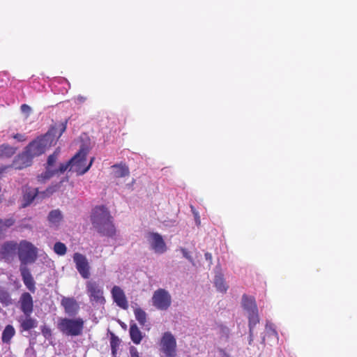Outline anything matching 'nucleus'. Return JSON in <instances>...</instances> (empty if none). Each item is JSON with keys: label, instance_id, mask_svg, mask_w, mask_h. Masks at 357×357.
I'll return each mask as SVG.
<instances>
[{"label": "nucleus", "instance_id": "27", "mask_svg": "<svg viewBox=\"0 0 357 357\" xmlns=\"http://www.w3.org/2000/svg\"><path fill=\"white\" fill-rule=\"evenodd\" d=\"M54 175L55 172L53 171V168L45 167V171L37 176V181L38 183H45Z\"/></svg>", "mask_w": 357, "mask_h": 357}, {"label": "nucleus", "instance_id": "3", "mask_svg": "<svg viewBox=\"0 0 357 357\" xmlns=\"http://www.w3.org/2000/svg\"><path fill=\"white\" fill-rule=\"evenodd\" d=\"M87 150L86 149H80V150L67 162L61 163L58 168H53L55 175L64 173L69 167H75V171L78 174H85L91 166L94 158L91 159L89 164L86 167H84L86 161Z\"/></svg>", "mask_w": 357, "mask_h": 357}, {"label": "nucleus", "instance_id": "4", "mask_svg": "<svg viewBox=\"0 0 357 357\" xmlns=\"http://www.w3.org/2000/svg\"><path fill=\"white\" fill-rule=\"evenodd\" d=\"M59 331L67 336H79L83 333L84 321L81 317L61 318L57 323Z\"/></svg>", "mask_w": 357, "mask_h": 357}, {"label": "nucleus", "instance_id": "1", "mask_svg": "<svg viewBox=\"0 0 357 357\" xmlns=\"http://www.w3.org/2000/svg\"><path fill=\"white\" fill-rule=\"evenodd\" d=\"M67 121L53 126L44 135L37 137L30 142L26 149L34 158L44 153L45 151L56 144L57 140L66 130Z\"/></svg>", "mask_w": 357, "mask_h": 357}, {"label": "nucleus", "instance_id": "17", "mask_svg": "<svg viewBox=\"0 0 357 357\" xmlns=\"http://www.w3.org/2000/svg\"><path fill=\"white\" fill-rule=\"evenodd\" d=\"M31 314H24V317L19 318L18 321L20 323V331H29L33 329L38 326V321L31 317Z\"/></svg>", "mask_w": 357, "mask_h": 357}, {"label": "nucleus", "instance_id": "33", "mask_svg": "<svg viewBox=\"0 0 357 357\" xmlns=\"http://www.w3.org/2000/svg\"><path fill=\"white\" fill-rule=\"evenodd\" d=\"M54 251L58 255L63 256L66 253L67 248L64 243L61 242H56L54 245Z\"/></svg>", "mask_w": 357, "mask_h": 357}, {"label": "nucleus", "instance_id": "31", "mask_svg": "<svg viewBox=\"0 0 357 357\" xmlns=\"http://www.w3.org/2000/svg\"><path fill=\"white\" fill-rule=\"evenodd\" d=\"M15 222L13 218L3 220L0 218V235L6 231L8 228L12 227Z\"/></svg>", "mask_w": 357, "mask_h": 357}, {"label": "nucleus", "instance_id": "35", "mask_svg": "<svg viewBox=\"0 0 357 357\" xmlns=\"http://www.w3.org/2000/svg\"><path fill=\"white\" fill-rule=\"evenodd\" d=\"M41 333L47 339L50 338L52 336V331L46 325H44L41 327Z\"/></svg>", "mask_w": 357, "mask_h": 357}, {"label": "nucleus", "instance_id": "25", "mask_svg": "<svg viewBox=\"0 0 357 357\" xmlns=\"http://www.w3.org/2000/svg\"><path fill=\"white\" fill-rule=\"evenodd\" d=\"M249 329L250 334L252 333L254 327L259 322L258 310L248 312Z\"/></svg>", "mask_w": 357, "mask_h": 357}, {"label": "nucleus", "instance_id": "12", "mask_svg": "<svg viewBox=\"0 0 357 357\" xmlns=\"http://www.w3.org/2000/svg\"><path fill=\"white\" fill-rule=\"evenodd\" d=\"M19 244L13 241L5 242L1 247L0 255L2 259L9 261L13 258L18 250Z\"/></svg>", "mask_w": 357, "mask_h": 357}, {"label": "nucleus", "instance_id": "18", "mask_svg": "<svg viewBox=\"0 0 357 357\" xmlns=\"http://www.w3.org/2000/svg\"><path fill=\"white\" fill-rule=\"evenodd\" d=\"M20 273L22 281L26 287L32 293L36 291L35 280L26 267H20Z\"/></svg>", "mask_w": 357, "mask_h": 357}, {"label": "nucleus", "instance_id": "15", "mask_svg": "<svg viewBox=\"0 0 357 357\" xmlns=\"http://www.w3.org/2000/svg\"><path fill=\"white\" fill-rule=\"evenodd\" d=\"M34 157L27 152L25 149L24 151L19 154L14 161V165L16 169H22L30 166L32 163V160Z\"/></svg>", "mask_w": 357, "mask_h": 357}, {"label": "nucleus", "instance_id": "14", "mask_svg": "<svg viewBox=\"0 0 357 357\" xmlns=\"http://www.w3.org/2000/svg\"><path fill=\"white\" fill-rule=\"evenodd\" d=\"M37 196L40 197V192H39L37 188H33L28 185L24 186L23 188L22 206L25 208L29 206Z\"/></svg>", "mask_w": 357, "mask_h": 357}, {"label": "nucleus", "instance_id": "5", "mask_svg": "<svg viewBox=\"0 0 357 357\" xmlns=\"http://www.w3.org/2000/svg\"><path fill=\"white\" fill-rule=\"evenodd\" d=\"M17 255L22 264L34 263L38 257V248L31 242L22 240L18 245Z\"/></svg>", "mask_w": 357, "mask_h": 357}, {"label": "nucleus", "instance_id": "24", "mask_svg": "<svg viewBox=\"0 0 357 357\" xmlns=\"http://www.w3.org/2000/svg\"><path fill=\"white\" fill-rule=\"evenodd\" d=\"M112 167L114 169V176L116 178L125 177L129 175V169L125 165H114Z\"/></svg>", "mask_w": 357, "mask_h": 357}, {"label": "nucleus", "instance_id": "23", "mask_svg": "<svg viewBox=\"0 0 357 357\" xmlns=\"http://www.w3.org/2000/svg\"><path fill=\"white\" fill-rule=\"evenodd\" d=\"M214 284L217 290L221 293H225L228 289V286L226 284L222 274L215 275Z\"/></svg>", "mask_w": 357, "mask_h": 357}, {"label": "nucleus", "instance_id": "19", "mask_svg": "<svg viewBox=\"0 0 357 357\" xmlns=\"http://www.w3.org/2000/svg\"><path fill=\"white\" fill-rule=\"evenodd\" d=\"M130 337L132 342L139 344L143 339V335L135 323H131L129 329Z\"/></svg>", "mask_w": 357, "mask_h": 357}, {"label": "nucleus", "instance_id": "22", "mask_svg": "<svg viewBox=\"0 0 357 357\" xmlns=\"http://www.w3.org/2000/svg\"><path fill=\"white\" fill-rule=\"evenodd\" d=\"M16 150V148L8 144H1L0 146V158L12 157L15 153Z\"/></svg>", "mask_w": 357, "mask_h": 357}, {"label": "nucleus", "instance_id": "32", "mask_svg": "<svg viewBox=\"0 0 357 357\" xmlns=\"http://www.w3.org/2000/svg\"><path fill=\"white\" fill-rule=\"evenodd\" d=\"M0 303L8 306L12 303L10 294L6 290H0Z\"/></svg>", "mask_w": 357, "mask_h": 357}, {"label": "nucleus", "instance_id": "38", "mask_svg": "<svg viewBox=\"0 0 357 357\" xmlns=\"http://www.w3.org/2000/svg\"><path fill=\"white\" fill-rule=\"evenodd\" d=\"M181 251L185 258H186L191 262L193 261L192 257L190 256L189 252L185 248H181Z\"/></svg>", "mask_w": 357, "mask_h": 357}, {"label": "nucleus", "instance_id": "37", "mask_svg": "<svg viewBox=\"0 0 357 357\" xmlns=\"http://www.w3.org/2000/svg\"><path fill=\"white\" fill-rule=\"evenodd\" d=\"M13 137L18 142H25L26 136L24 134L17 133L13 135Z\"/></svg>", "mask_w": 357, "mask_h": 357}, {"label": "nucleus", "instance_id": "11", "mask_svg": "<svg viewBox=\"0 0 357 357\" xmlns=\"http://www.w3.org/2000/svg\"><path fill=\"white\" fill-rule=\"evenodd\" d=\"M61 305L63 307L66 314L69 316L75 317L79 312V304L73 297H63Z\"/></svg>", "mask_w": 357, "mask_h": 357}, {"label": "nucleus", "instance_id": "36", "mask_svg": "<svg viewBox=\"0 0 357 357\" xmlns=\"http://www.w3.org/2000/svg\"><path fill=\"white\" fill-rule=\"evenodd\" d=\"M129 353L130 357H139V353L137 349L134 346H130L129 347Z\"/></svg>", "mask_w": 357, "mask_h": 357}, {"label": "nucleus", "instance_id": "28", "mask_svg": "<svg viewBox=\"0 0 357 357\" xmlns=\"http://www.w3.org/2000/svg\"><path fill=\"white\" fill-rule=\"evenodd\" d=\"M48 220L53 225H58L62 220L63 216L59 210H53L48 215Z\"/></svg>", "mask_w": 357, "mask_h": 357}, {"label": "nucleus", "instance_id": "29", "mask_svg": "<svg viewBox=\"0 0 357 357\" xmlns=\"http://www.w3.org/2000/svg\"><path fill=\"white\" fill-rule=\"evenodd\" d=\"M134 314L135 319L139 324L144 326L146 322V313L144 310L140 307H137L134 310Z\"/></svg>", "mask_w": 357, "mask_h": 357}, {"label": "nucleus", "instance_id": "39", "mask_svg": "<svg viewBox=\"0 0 357 357\" xmlns=\"http://www.w3.org/2000/svg\"><path fill=\"white\" fill-rule=\"evenodd\" d=\"M20 109L24 113H29L31 112V107L26 104L22 105Z\"/></svg>", "mask_w": 357, "mask_h": 357}, {"label": "nucleus", "instance_id": "34", "mask_svg": "<svg viewBox=\"0 0 357 357\" xmlns=\"http://www.w3.org/2000/svg\"><path fill=\"white\" fill-rule=\"evenodd\" d=\"M59 151H55L52 154L48 156L47 165L45 167L56 168L55 164L58 159Z\"/></svg>", "mask_w": 357, "mask_h": 357}, {"label": "nucleus", "instance_id": "16", "mask_svg": "<svg viewBox=\"0 0 357 357\" xmlns=\"http://www.w3.org/2000/svg\"><path fill=\"white\" fill-rule=\"evenodd\" d=\"M20 309L24 314H31L33 311V301L28 292L23 293L20 298Z\"/></svg>", "mask_w": 357, "mask_h": 357}, {"label": "nucleus", "instance_id": "30", "mask_svg": "<svg viewBox=\"0 0 357 357\" xmlns=\"http://www.w3.org/2000/svg\"><path fill=\"white\" fill-rule=\"evenodd\" d=\"M61 182H59L56 184L51 185L50 186L47 188L45 190L40 192V197L42 199H44L45 197H50L54 192L58 191L61 188Z\"/></svg>", "mask_w": 357, "mask_h": 357}, {"label": "nucleus", "instance_id": "21", "mask_svg": "<svg viewBox=\"0 0 357 357\" xmlns=\"http://www.w3.org/2000/svg\"><path fill=\"white\" fill-rule=\"evenodd\" d=\"M242 305L243 308L246 310L248 312L258 310L255 298L252 296H248L245 294H244L242 297Z\"/></svg>", "mask_w": 357, "mask_h": 357}, {"label": "nucleus", "instance_id": "8", "mask_svg": "<svg viewBox=\"0 0 357 357\" xmlns=\"http://www.w3.org/2000/svg\"><path fill=\"white\" fill-rule=\"evenodd\" d=\"M160 351L165 357H176V340L170 332H165L160 342Z\"/></svg>", "mask_w": 357, "mask_h": 357}, {"label": "nucleus", "instance_id": "20", "mask_svg": "<svg viewBox=\"0 0 357 357\" xmlns=\"http://www.w3.org/2000/svg\"><path fill=\"white\" fill-rule=\"evenodd\" d=\"M15 329L12 325L6 326L1 335L2 342L8 345L10 344L11 340L15 336Z\"/></svg>", "mask_w": 357, "mask_h": 357}, {"label": "nucleus", "instance_id": "40", "mask_svg": "<svg viewBox=\"0 0 357 357\" xmlns=\"http://www.w3.org/2000/svg\"><path fill=\"white\" fill-rule=\"evenodd\" d=\"M204 256H205V258H206V260H208V261H211V260H212V255L211 253L206 252Z\"/></svg>", "mask_w": 357, "mask_h": 357}, {"label": "nucleus", "instance_id": "13", "mask_svg": "<svg viewBox=\"0 0 357 357\" xmlns=\"http://www.w3.org/2000/svg\"><path fill=\"white\" fill-rule=\"evenodd\" d=\"M112 297L116 304L123 310L128 308V303L123 289L119 286H114L111 290Z\"/></svg>", "mask_w": 357, "mask_h": 357}, {"label": "nucleus", "instance_id": "9", "mask_svg": "<svg viewBox=\"0 0 357 357\" xmlns=\"http://www.w3.org/2000/svg\"><path fill=\"white\" fill-rule=\"evenodd\" d=\"M73 261L80 275L84 279H89L91 275L90 266L86 257L81 253L75 252L73 255Z\"/></svg>", "mask_w": 357, "mask_h": 357}, {"label": "nucleus", "instance_id": "2", "mask_svg": "<svg viewBox=\"0 0 357 357\" xmlns=\"http://www.w3.org/2000/svg\"><path fill=\"white\" fill-rule=\"evenodd\" d=\"M91 220L93 227L102 236L107 237L115 236L116 229L112 222V217L105 206H96L93 210Z\"/></svg>", "mask_w": 357, "mask_h": 357}, {"label": "nucleus", "instance_id": "7", "mask_svg": "<svg viewBox=\"0 0 357 357\" xmlns=\"http://www.w3.org/2000/svg\"><path fill=\"white\" fill-rule=\"evenodd\" d=\"M153 305L160 310H167L171 305L172 296L165 289L160 288L152 296Z\"/></svg>", "mask_w": 357, "mask_h": 357}, {"label": "nucleus", "instance_id": "10", "mask_svg": "<svg viewBox=\"0 0 357 357\" xmlns=\"http://www.w3.org/2000/svg\"><path fill=\"white\" fill-rule=\"evenodd\" d=\"M149 243L155 253L162 254L167 250L166 243L162 236L156 232H149L147 236Z\"/></svg>", "mask_w": 357, "mask_h": 357}, {"label": "nucleus", "instance_id": "6", "mask_svg": "<svg viewBox=\"0 0 357 357\" xmlns=\"http://www.w3.org/2000/svg\"><path fill=\"white\" fill-rule=\"evenodd\" d=\"M86 292L93 305H102L106 302L102 287L96 281L90 280L86 282Z\"/></svg>", "mask_w": 357, "mask_h": 357}, {"label": "nucleus", "instance_id": "26", "mask_svg": "<svg viewBox=\"0 0 357 357\" xmlns=\"http://www.w3.org/2000/svg\"><path fill=\"white\" fill-rule=\"evenodd\" d=\"M121 340L114 333H110V347L113 357L116 356L117 350L120 345Z\"/></svg>", "mask_w": 357, "mask_h": 357}]
</instances>
